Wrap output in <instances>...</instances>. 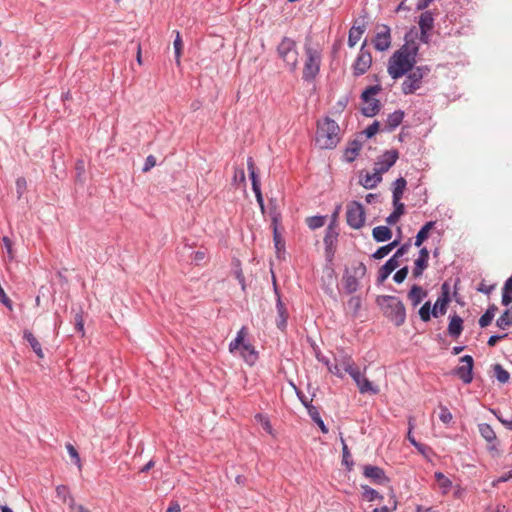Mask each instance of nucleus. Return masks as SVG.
<instances>
[{
	"instance_id": "obj_51",
	"label": "nucleus",
	"mask_w": 512,
	"mask_h": 512,
	"mask_svg": "<svg viewBox=\"0 0 512 512\" xmlns=\"http://www.w3.org/2000/svg\"><path fill=\"white\" fill-rule=\"evenodd\" d=\"M452 414L446 406L440 405L439 419L444 423L448 424L452 420Z\"/></svg>"
},
{
	"instance_id": "obj_47",
	"label": "nucleus",
	"mask_w": 512,
	"mask_h": 512,
	"mask_svg": "<svg viewBox=\"0 0 512 512\" xmlns=\"http://www.w3.org/2000/svg\"><path fill=\"white\" fill-rule=\"evenodd\" d=\"M27 189V181L24 177H18L16 179V193L17 198L21 199Z\"/></svg>"
},
{
	"instance_id": "obj_32",
	"label": "nucleus",
	"mask_w": 512,
	"mask_h": 512,
	"mask_svg": "<svg viewBox=\"0 0 512 512\" xmlns=\"http://www.w3.org/2000/svg\"><path fill=\"white\" fill-rule=\"evenodd\" d=\"M357 387L361 394L370 393L372 395H376L379 393V388L374 386L365 376H363L359 383H357Z\"/></svg>"
},
{
	"instance_id": "obj_61",
	"label": "nucleus",
	"mask_w": 512,
	"mask_h": 512,
	"mask_svg": "<svg viewBox=\"0 0 512 512\" xmlns=\"http://www.w3.org/2000/svg\"><path fill=\"white\" fill-rule=\"evenodd\" d=\"M75 329L84 335V320L81 312L75 315Z\"/></svg>"
},
{
	"instance_id": "obj_62",
	"label": "nucleus",
	"mask_w": 512,
	"mask_h": 512,
	"mask_svg": "<svg viewBox=\"0 0 512 512\" xmlns=\"http://www.w3.org/2000/svg\"><path fill=\"white\" fill-rule=\"evenodd\" d=\"M156 165V159L153 155H149L146 160L145 164L142 168L143 172H148L150 169H152Z\"/></svg>"
},
{
	"instance_id": "obj_19",
	"label": "nucleus",
	"mask_w": 512,
	"mask_h": 512,
	"mask_svg": "<svg viewBox=\"0 0 512 512\" xmlns=\"http://www.w3.org/2000/svg\"><path fill=\"white\" fill-rule=\"evenodd\" d=\"M428 295L427 291L421 286L414 284L407 294L413 307H417Z\"/></svg>"
},
{
	"instance_id": "obj_2",
	"label": "nucleus",
	"mask_w": 512,
	"mask_h": 512,
	"mask_svg": "<svg viewBox=\"0 0 512 512\" xmlns=\"http://www.w3.org/2000/svg\"><path fill=\"white\" fill-rule=\"evenodd\" d=\"M339 125L333 119L326 117L318 122L316 131V144L321 149H332L340 141Z\"/></svg>"
},
{
	"instance_id": "obj_27",
	"label": "nucleus",
	"mask_w": 512,
	"mask_h": 512,
	"mask_svg": "<svg viewBox=\"0 0 512 512\" xmlns=\"http://www.w3.org/2000/svg\"><path fill=\"white\" fill-rule=\"evenodd\" d=\"M435 225V221H428L424 226H422L415 237L414 245L416 247H420L422 243L429 237V232L435 227Z\"/></svg>"
},
{
	"instance_id": "obj_39",
	"label": "nucleus",
	"mask_w": 512,
	"mask_h": 512,
	"mask_svg": "<svg viewBox=\"0 0 512 512\" xmlns=\"http://www.w3.org/2000/svg\"><path fill=\"white\" fill-rule=\"evenodd\" d=\"M363 33H364V28L353 26L349 30V35H348L349 47H354L357 44V42L360 40Z\"/></svg>"
},
{
	"instance_id": "obj_14",
	"label": "nucleus",
	"mask_w": 512,
	"mask_h": 512,
	"mask_svg": "<svg viewBox=\"0 0 512 512\" xmlns=\"http://www.w3.org/2000/svg\"><path fill=\"white\" fill-rule=\"evenodd\" d=\"M363 475L377 485L389 483V478L386 476L385 471L378 466L365 465L363 467Z\"/></svg>"
},
{
	"instance_id": "obj_53",
	"label": "nucleus",
	"mask_w": 512,
	"mask_h": 512,
	"mask_svg": "<svg viewBox=\"0 0 512 512\" xmlns=\"http://www.w3.org/2000/svg\"><path fill=\"white\" fill-rule=\"evenodd\" d=\"M408 272L409 269L407 266L402 267L394 274L393 280L398 284L402 283L406 279Z\"/></svg>"
},
{
	"instance_id": "obj_64",
	"label": "nucleus",
	"mask_w": 512,
	"mask_h": 512,
	"mask_svg": "<svg viewBox=\"0 0 512 512\" xmlns=\"http://www.w3.org/2000/svg\"><path fill=\"white\" fill-rule=\"evenodd\" d=\"M508 336L507 333L501 334V335H492L487 341L488 346L494 347L499 340H502Z\"/></svg>"
},
{
	"instance_id": "obj_42",
	"label": "nucleus",
	"mask_w": 512,
	"mask_h": 512,
	"mask_svg": "<svg viewBox=\"0 0 512 512\" xmlns=\"http://www.w3.org/2000/svg\"><path fill=\"white\" fill-rule=\"evenodd\" d=\"M173 46H174V52H175V61H176V64L179 66L180 58H181V54H182L183 42H182L180 33L178 31H176V37L174 39Z\"/></svg>"
},
{
	"instance_id": "obj_4",
	"label": "nucleus",
	"mask_w": 512,
	"mask_h": 512,
	"mask_svg": "<svg viewBox=\"0 0 512 512\" xmlns=\"http://www.w3.org/2000/svg\"><path fill=\"white\" fill-rule=\"evenodd\" d=\"M278 57L285 63L291 72H294L298 65V51L296 42L289 37H283L277 46Z\"/></svg>"
},
{
	"instance_id": "obj_63",
	"label": "nucleus",
	"mask_w": 512,
	"mask_h": 512,
	"mask_svg": "<svg viewBox=\"0 0 512 512\" xmlns=\"http://www.w3.org/2000/svg\"><path fill=\"white\" fill-rule=\"evenodd\" d=\"M235 277L237 278L242 289L245 290V277L239 263L237 264V269L235 270Z\"/></svg>"
},
{
	"instance_id": "obj_20",
	"label": "nucleus",
	"mask_w": 512,
	"mask_h": 512,
	"mask_svg": "<svg viewBox=\"0 0 512 512\" xmlns=\"http://www.w3.org/2000/svg\"><path fill=\"white\" fill-rule=\"evenodd\" d=\"M404 116L405 113L402 110H396L389 114L385 122L384 130L387 132L394 131L402 123Z\"/></svg>"
},
{
	"instance_id": "obj_36",
	"label": "nucleus",
	"mask_w": 512,
	"mask_h": 512,
	"mask_svg": "<svg viewBox=\"0 0 512 512\" xmlns=\"http://www.w3.org/2000/svg\"><path fill=\"white\" fill-rule=\"evenodd\" d=\"M497 327L506 329L512 325V306L507 308L496 321Z\"/></svg>"
},
{
	"instance_id": "obj_8",
	"label": "nucleus",
	"mask_w": 512,
	"mask_h": 512,
	"mask_svg": "<svg viewBox=\"0 0 512 512\" xmlns=\"http://www.w3.org/2000/svg\"><path fill=\"white\" fill-rule=\"evenodd\" d=\"M347 224L353 229H360L365 223V210L361 203L352 201L347 205Z\"/></svg>"
},
{
	"instance_id": "obj_26",
	"label": "nucleus",
	"mask_w": 512,
	"mask_h": 512,
	"mask_svg": "<svg viewBox=\"0 0 512 512\" xmlns=\"http://www.w3.org/2000/svg\"><path fill=\"white\" fill-rule=\"evenodd\" d=\"M372 236L376 242H385L392 238V231L387 226H377L373 228Z\"/></svg>"
},
{
	"instance_id": "obj_18",
	"label": "nucleus",
	"mask_w": 512,
	"mask_h": 512,
	"mask_svg": "<svg viewBox=\"0 0 512 512\" xmlns=\"http://www.w3.org/2000/svg\"><path fill=\"white\" fill-rule=\"evenodd\" d=\"M398 266V260L394 258L388 259L378 271L377 282L382 284Z\"/></svg>"
},
{
	"instance_id": "obj_1",
	"label": "nucleus",
	"mask_w": 512,
	"mask_h": 512,
	"mask_svg": "<svg viewBox=\"0 0 512 512\" xmlns=\"http://www.w3.org/2000/svg\"><path fill=\"white\" fill-rule=\"evenodd\" d=\"M384 316L394 325L401 326L406 320V309L403 302L396 296L380 295L376 299Z\"/></svg>"
},
{
	"instance_id": "obj_28",
	"label": "nucleus",
	"mask_w": 512,
	"mask_h": 512,
	"mask_svg": "<svg viewBox=\"0 0 512 512\" xmlns=\"http://www.w3.org/2000/svg\"><path fill=\"white\" fill-rule=\"evenodd\" d=\"M381 180V174L375 171L373 174L367 173L363 178H361L360 184L366 189H372L376 187Z\"/></svg>"
},
{
	"instance_id": "obj_9",
	"label": "nucleus",
	"mask_w": 512,
	"mask_h": 512,
	"mask_svg": "<svg viewBox=\"0 0 512 512\" xmlns=\"http://www.w3.org/2000/svg\"><path fill=\"white\" fill-rule=\"evenodd\" d=\"M417 38L418 32L413 27L405 34V43L394 53H401L402 56L409 57L410 59H416L419 51V45L416 41Z\"/></svg>"
},
{
	"instance_id": "obj_54",
	"label": "nucleus",
	"mask_w": 512,
	"mask_h": 512,
	"mask_svg": "<svg viewBox=\"0 0 512 512\" xmlns=\"http://www.w3.org/2000/svg\"><path fill=\"white\" fill-rule=\"evenodd\" d=\"M347 305H348L349 309L353 310L354 314H356L359 311L360 307H361V299H360V297L352 296L348 300Z\"/></svg>"
},
{
	"instance_id": "obj_50",
	"label": "nucleus",
	"mask_w": 512,
	"mask_h": 512,
	"mask_svg": "<svg viewBox=\"0 0 512 512\" xmlns=\"http://www.w3.org/2000/svg\"><path fill=\"white\" fill-rule=\"evenodd\" d=\"M435 478L438 481L439 485L444 489H448L452 485L450 479L447 478L442 472H436Z\"/></svg>"
},
{
	"instance_id": "obj_24",
	"label": "nucleus",
	"mask_w": 512,
	"mask_h": 512,
	"mask_svg": "<svg viewBox=\"0 0 512 512\" xmlns=\"http://www.w3.org/2000/svg\"><path fill=\"white\" fill-rule=\"evenodd\" d=\"M23 338L29 343L32 350L40 359L44 358V353L41 344L30 330H24Z\"/></svg>"
},
{
	"instance_id": "obj_41",
	"label": "nucleus",
	"mask_w": 512,
	"mask_h": 512,
	"mask_svg": "<svg viewBox=\"0 0 512 512\" xmlns=\"http://www.w3.org/2000/svg\"><path fill=\"white\" fill-rule=\"evenodd\" d=\"M493 370H494V375L496 377V379L500 382V383H507L510 379V374L507 370H505L502 365L500 364H495L493 366Z\"/></svg>"
},
{
	"instance_id": "obj_13",
	"label": "nucleus",
	"mask_w": 512,
	"mask_h": 512,
	"mask_svg": "<svg viewBox=\"0 0 512 512\" xmlns=\"http://www.w3.org/2000/svg\"><path fill=\"white\" fill-rule=\"evenodd\" d=\"M399 153L396 149H391L383 153L375 163L374 170L382 174L387 172L397 161Z\"/></svg>"
},
{
	"instance_id": "obj_31",
	"label": "nucleus",
	"mask_w": 512,
	"mask_h": 512,
	"mask_svg": "<svg viewBox=\"0 0 512 512\" xmlns=\"http://www.w3.org/2000/svg\"><path fill=\"white\" fill-rule=\"evenodd\" d=\"M247 169L252 182V190L254 191L260 189L261 184L258 175L256 174L255 163L252 157H248L247 159Z\"/></svg>"
},
{
	"instance_id": "obj_16",
	"label": "nucleus",
	"mask_w": 512,
	"mask_h": 512,
	"mask_svg": "<svg viewBox=\"0 0 512 512\" xmlns=\"http://www.w3.org/2000/svg\"><path fill=\"white\" fill-rule=\"evenodd\" d=\"M373 42L376 50L381 52L387 50L391 45L389 26L382 25L381 30L377 32Z\"/></svg>"
},
{
	"instance_id": "obj_59",
	"label": "nucleus",
	"mask_w": 512,
	"mask_h": 512,
	"mask_svg": "<svg viewBox=\"0 0 512 512\" xmlns=\"http://www.w3.org/2000/svg\"><path fill=\"white\" fill-rule=\"evenodd\" d=\"M379 127H380V124L378 121H374L371 125H369L366 129H365V134L368 138H371L373 137L379 130Z\"/></svg>"
},
{
	"instance_id": "obj_35",
	"label": "nucleus",
	"mask_w": 512,
	"mask_h": 512,
	"mask_svg": "<svg viewBox=\"0 0 512 512\" xmlns=\"http://www.w3.org/2000/svg\"><path fill=\"white\" fill-rule=\"evenodd\" d=\"M502 304L508 306L512 303V276L509 277L502 288Z\"/></svg>"
},
{
	"instance_id": "obj_7",
	"label": "nucleus",
	"mask_w": 512,
	"mask_h": 512,
	"mask_svg": "<svg viewBox=\"0 0 512 512\" xmlns=\"http://www.w3.org/2000/svg\"><path fill=\"white\" fill-rule=\"evenodd\" d=\"M305 53L306 59L302 78L306 82H311L316 78L320 71L321 55L316 49L310 46H305Z\"/></svg>"
},
{
	"instance_id": "obj_52",
	"label": "nucleus",
	"mask_w": 512,
	"mask_h": 512,
	"mask_svg": "<svg viewBox=\"0 0 512 512\" xmlns=\"http://www.w3.org/2000/svg\"><path fill=\"white\" fill-rule=\"evenodd\" d=\"M57 497L67 502L68 497L70 496L69 488L66 485H58L56 487Z\"/></svg>"
},
{
	"instance_id": "obj_30",
	"label": "nucleus",
	"mask_w": 512,
	"mask_h": 512,
	"mask_svg": "<svg viewBox=\"0 0 512 512\" xmlns=\"http://www.w3.org/2000/svg\"><path fill=\"white\" fill-rule=\"evenodd\" d=\"M394 187H393V202L395 203H398L400 202L402 196H403V193H404V190L406 188V185H407V182L406 180L403 178V177H400L398 179L395 180V182L393 183Z\"/></svg>"
},
{
	"instance_id": "obj_46",
	"label": "nucleus",
	"mask_w": 512,
	"mask_h": 512,
	"mask_svg": "<svg viewBox=\"0 0 512 512\" xmlns=\"http://www.w3.org/2000/svg\"><path fill=\"white\" fill-rule=\"evenodd\" d=\"M428 267V262L416 259L412 274L414 278H418L423 274V271Z\"/></svg>"
},
{
	"instance_id": "obj_37",
	"label": "nucleus",
	"mask_w": 512,
	"mask_h": 512,
	"mask_svg": "<svg viewBox=\"0 0 512 512\" xmlns=\"http://www.w3.org/2000/svg\"><path fill=\"white\" fill-rule=\"evenodd\" d=\"M496 311L497 307L495 305L489 306L485 313L479 319L480 327H487L492 322Z\"/></svg>"
},
{
	"instance_id": "obj_23",
	"label": "nucleus",
	"mask_w": 512,
	"mask_h": 512,
	"mask_svg": "<svg viewBox=\"0 0 512 512\" xmlns=\"http://www.w3.org/2000/svg\"><path fill=\"white\" fill-rule=\"evenodd\" d=\"M463 331V319L454 314L450 316V321L448 325V334L453 338H458Z\"/></svg>"
},
{
	"instance_id": "obj_45",
	"label": "nucleus",
	"mask_w": 512,
	"mask_h": 512,
	"mask_svg": "<svg viewBox=\"0 0 512 512\" xmlns=\"http://www.w3.org/2000/svg\"><path fill=\"white\" fill-rule=\"evenodd\" d=\"M362 489H363V497L367 500V501H374L376 499H382V496L373 488L369 487V486H362Z\"/></svg>"
},
{
	"instance_id": "obj_55",
	"label": "nucleus",
	"mask_w": 512,
	"mask_h": 512,
	"mask_svg": "<svg viewBox=\"0 0 512 512\" xmlns=\"http://www.w3.org/2000/svg\"><path fill=\"white\" fill-rule=\"evenodd\" d=\"M410 247H411L410 241L402 244L391 258L398 260V258L402 257L409 251Z\"/></svg>"
},
{
	"instance_id": "obj_29",
	"label": "nucleus",
	"mask_w": 512,
	"mask_h": 512,
	"mask_svg": "<svg viewBox=\"0 0 512 512\" xmlns=\"http://www.w3.org/2000/svg\"><path fill=\"white\" fill-rule=\"evenodd\" d=\"M362 148V144L358 140H353L349 143L348 147L345 150L344 156L345 159L348 162H353L357 155L359 154V151Z\"/></svg>"
},
{
	"instance_id": "obj_33",
	"label": "nucleus",
	"mask_w": 512,
	"mask_h": 512,
	"mask_svg": "<svg viewBox=\"0 0 512 512\" xmlns=\"http://www.w3.org/2000/svg\"><path fill=\"white\" fill-rule=\"evenodd\" d=\"M394 205V211L386 218V222L389 225H394L398 222L399 218L405 213V206L403 203L393 202Z\"/></svg>"
},
{
	"instance_id": "obj_3",
	"label": "nucleus",
	"mask_w": 512,
	"mask_h": 512,
	"mask_svg": "<svg viewBox=\"0 0 512 512\" xmlns=\"http://www.w3.org/2000/svg\"><path fill=\"white\" fill-rule=\"evenodd\" d=\"M431 69L427 65L415 66L407 74L402 82L401 90L404 95L415 93L421 88L422 80L430 73Z\"/></svg>"
},
{
	"instance_id": "obj_49",
	"label": "nucleus",
	"mask_w": 512,
	"mask_h": 512,
	"mask_svg": "<svg viewBox=\"0 0 512 512\" xmlns=\"http://www.w3.org/2000/svg\"><path fill=\"white\" fill-rule=\"evenodd\" d=\"M66 448H67V451H68V454L70 455V457L74 460V463L79 467L81 468V460H80V456H79V453L78 451L76 450V448L68 443L66 445Z\"/></svg>"
},
{
	"instance_id": "obj_22",
	"label": "nucleus",
	"mask_w": 512,
	"mask_h": 512,
	"mask_svg": "<svg viewBox=\"0 0 512 512\" xmlns=\"http://www.w3.org/2000/svg\"><path fill=\"white\" fill-rule=\"evenodd\" d=\"M434 16L435 14L430 10H426L421 13L418 20L420 31H423L425 33V31L433 30L435 21Z\"/></svg>"
},
{
	"instance_id": "obj_44",
	"label": "nucleus",
	"mask_w": 512,
	"mask_h": 512,
	"mask_svg": "<svg viewBox=\"0 0 512 512\" xmlns=\"http://www.w3.org/2000/svg\"><path fill=\"white\" fill-rule=\"evenodd\" d=\"M325 216H311L306 219L308 227L312 230L318 229L325 224Z\"/></svg>"
},
{
	"instance_id": "obj_11",
	"label": "nucleus",
	"mask_w": 512,
	"mask_h": 512,
	"mask_svg": "<svg viewBox=\"0 0 512 512\" xmlns=\"http://www.w3.org/2000/svg\"><path fill=\"white\" fill-rule=\"evenodd\" d=\"M450 301V285L448 282H444L441 285V294L432 308L433 317L438 318L439 316L445 315Z\"/></svg>"
},
{
	"instance_id": "obj_60",
	"label": "nucleus",
	"mask_w": 512,
	"mask_h": 512,
	"mask_svg": "<svg viewBox=\"0 0 512 512\" xmlns=\"http://www.w3.org/2000/svg\"><path fill=\"white\" fill-rule=\"evenodd\" d=\"M366 266L363 262H359L356 267L353 269V275L357 276V278H363L366 274Z\"/></svg>"
},
{
	"instance_id": "obj_10",
	"label": "nucleus",
	"mask_w": 512,
	"mask_h": 512,
	"mask_svg": "<svg viewBox=\"0 0 512 512\" xmlns=\"http://www.w3.org/2000/svg\"><path fill=\"white\" fill-rule=\"evenodd\" d=\"M366 42L361 46L359 54L352 65L353 75L359 77L365 74L372 65V55L365 49Z\"/></svg>"
},
{
	"instance_id": "obj_21",
	"label": "nucleus",
	"mask_w": 512,
	"mask_h": 512,
	"mask_svg": "<svg viewBox=\"0 0 512 512\" xmlns=\"http://www.w3.org/2000/svg\"><path fill=\"white\" fill-rule=\"evenodd\" d=\"M240 355L250 366L254 365L258 359V352L255 350L253 345L247 342L242 344Z\"/></svg>"
},
{
	"instance_id": "obj_40",
	"label": "nucleus",
	"mask_w": 512,
	"mask_h": 512,
	"mask_svg": "<svg viewBox=\"0 0 512 512\" xmlns=\"http://www.w3.org/2000/svg\"><path fill=\"white\" fill-rule=\"evenodd\" d=\"M340 439L342 443V462L347 466V469L351 471L352 466L354 464L353 461L351 460V453L344 438L341 436Z\"/></svg>"
},
{
	"instance_id": "obj_17",
	"label": "nucleus",
	"mask_w": 512,
	"mask_h": 512,
	"mask_svg": "<svg viewBox=\"0 0 512 512\" xmlns=\"http://www.w3.org/2000/svg\"><path fill=\"white\" fill-rule=\"evenodd\" d=\"M274 289L277 295L276 308L278 317L276 319V325L280 330L284 331L287 326L288 311L286 309L285 304L281 300L277 287L275 286Z\"/></svg>"
},
{
	"instance_id": "obj_15",
	"label": "nucleus",
	"mask_w": 512,
	"mask_h": 512,
	"mask_svg": "<svg viewBox=\"0 0 512 512\" xmlns=\"http://www.w3.org/2000/svg\"><path fill=\"white\" fill-rule=\"evenodd\" d=\"M478 430L480 435L487 442V449L490 452L497 451L499 441L493 428L487 423H480L478 424Z\"/></svg>"
},
{
	"instance_id": "obj_5",
	"label": "nucleus",
	"mask_w": 512,
	"mask_h": 512,
	"mask_svg": "<svg viewBox=\"0 0 512 512\" xmlns=\"http://www.w3.org/2000/svg\"><path fill=\"white\" fill-rule=\"evenodd\" d=\"M417 60L402 56L401 53H393L389 58L387 71L392 79H399L415 67Z\"/></svg>"
},
{
	"instance_id": "obj_43",
	"label": "nucleus",
	"mask_w": 512,
	"mask_h": 512,
	"mask_svg": "<svg viewBox=\"0 0 512 512\" xmlns=\"http://www.w3.org/2000/svg\"><path fill=\"white\" fill-rule=\"evenodd\" d=\"M432 308L431 307V302L430 301H427L425 302L419 309L418 313H419V316H420V319L423 321V322H428L430 321L431 319V316L432 315Z\"/></svg>"
},
{
	"instance_id": "obj_48",
	"label": "nucleus",
	"mask_w": 512,
	"mask_h": 512,
	"mask_svg": "<svg viewBox=\"0 0 512 512\" xmlns=\"http://www.w3.org/2000/svg\"><path fill=\"white\" fill-rule=\"evenodd\" d=\"M2 243L4 245V248L6 249L7 256L9 260H13L15 257L14 250H13V242L8 236H4L2 238Z\"/></svg>"
},
{
	"instance_id": "obj_25",
	"label": "nucleus",
	"mask_w": 512,
	"mask_h": 512,
	"mask_svg": "<svg viewBox=\"0 0 512 512\" xmlns=\"http://www.w3.org/2000/svg\"><path fill=\"white\" fill-rule=\"evenodd\" d=\"M343 284L344 289L347 294H353L359 288V282L357 276L350 274L348 269H346L345 274L343 276Z\"/></svg>"
},
{
	"instance_id": "obj_38",
	"label": "nucleus",
	"mask_w": 512,
	"mask_h": 512,
	"mask_svg": "<svg viewBox=\"0 0 512 512\" xmlns=\"http://www.w3.org/2000/svg\"><path fill=\"white\" fill-rule=\"evenodd\" d=\"M338 238V232L332 225H329L326 229L324 243L327 249H330L336 242Z\"/></svg>"
},
{
	"instance_id": "obj_58",
	"label": "nucleus",
	"mask_w": 512,
	"mask_h": 512,
	"mask_svg": "<svg viewBox=\"0 0 512 512\" xmlns=\"http://www.w3.org/2000/svg\"><path fill=\"white\" fill-rule=\"evenodd\" d=\"M390 253V250L387 245H384L380 248H378L373 254L372 257L376 260H380L387 256Z\"/></svg>"
},
{
	"instance_id": "obj_34",
	"label": "nucleus",
	"mask_w": 512,
	"mask_h": 512,
	"mask_svg": "<svg viewBox=\"0 0 512 512\" xmlns=\"http://www.w3.org/2000/svg\"><path fill=\"white\" fill-rule=\"evenodd\" d=\"M307 412H308L309 416L311 417V419L318 425V427L320 428L322 433L327 434L329 430H328L327 426L325 425L324 421L322 420L317 407L310 406V407H308Z\"/></svg>"
},
{
	"instance_id": "obj_57",
	"label": "nucleus",
	"mask_w": 512,
	"mask_h": 512,
	"mask_svg": "<svg viewBox=\"0 0 512 512\" xmlns=\"http://www.w3.org/2000/svg\"><path fill=\"white\" fill-rule=\"evenodd\" d=\"M255 418L262 424L263 429L268 433H272V426L268 418L263 416L262 414H257Z\"/></svg>"
},
{
	"instance_id": "obj_56",
	"label": "nucleus",
	"mask_w": 512,
	"mask_h": 512,
	"mask_svg": "<svg viewBox=\"0 0 512 512\" xmlns=\"http://www.w3.org/2000/svg\"><path fill=\"white\" fill-rule=\"evenodd\" d=\"M246 177L243 168H235L233 182L236 184L245 183Z\"/></svg>"
},
{
	"instance_id": "obj_6",
	"label": "nucleus",
	"mask_w": 512,
	"mask_h": 512,
	"mask_svg": "<svg viewBox=\"0 0 512 512\" xmlns=\"http://www.w3.org/2000/svg\"><path fill=\"white\" fill-rule=\"evenodd\" d=\"M382 87L379 84L368 86L361 94V100L364 103V106L361 109V112L366 117H374L376 116L381 109V103L378 99L373 98V95L381 92Z\"/></svg>"
},
{
	"instance_id": "obj_12",
	"label": "nucleus",
	"mask_w": 512,
	"mask_h": 512,
	"mask_svg": "<svg viewBox=\"0 0 512 512\" xmlns=\"http://www.w3.org/2000/svg\"><path fill=\"white\" fill-rule=\"evenodd\" d=\"M460 361L465 363L455 369L454 373L457 375L464 384H470L473 380V367L474 360L470 355H464L460 358Z\"/></svg>"
}]
</instances>
